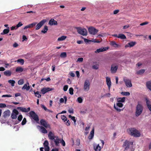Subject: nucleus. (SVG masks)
<instances>
[{
  "label": "nucleus",
  "instance_id": "1",
  "mask_svg": "<svg viewBox=\"0 0 151 151\" xmlns=\"http://www.w3.org/2000/svg\"><path fill=\"white\" fill-rule=\"evenodd\" d=\"M129 134L131 135L134 137H139L141 134L139 131L134 128H130L128 129Z\"/></svg>",
  "mask_w": 151,
  "mask_h": 151
},
{
  "label": "nucleus",
  "instance_id": "2",
  "mask_svg": "<svg viewBox=\"0 0 151 151\" xmlns=\"http://www.w3.org/2000/svg\"><path fill=\"white\" fill-rule=\"evenodd\" d=\"M143 109V106L138 104L136 106L135 113V115L136 117H138L142 113Z\"/></svg>",
  "mask_w": 151,
  "mask_h": 151
},
{
  "label": "nucleus",
  "instance_id": "3",
  "mask_svg": "<svg viewBox=\"0 0 151 151\" xmlns=\"http://www.w3.org/2000/svg\"><path fill=\"white\" fill-rule=\"evenodd\" d=\"M77 29L79 34L83 36L87 35V32L86 29H82L80 27H78L77 28Z\"/></svg>",
  "mask_w": 151,
  "mask_h": 151
},
{
  "label": "nucleus",
  "instance_id": "4",
  "mask_svg": "<svg viewBox=\"0 0 151 151\" xmlns=\"http://www.w3.org/2000/svg\"><path fill=\"white\" fill-rule=\"evenodd\" d=\"M88 31L90 34L93 35H96L99 32V30L95 28L91 27L88 28Z\"/></svg>",
  "mask_w": 151,
  "mask_h": 151
},
{
  "label": "nucleus",
  "instance_id": "5",
  "mask_svg": "<svg viewBox=\"0 0 151 151\" xmlns=\"http://www.w3.org/2000/svg\"><path fill=\"white\" fill-rule=\"evenodd\" d=\"M40 123L45 128L50 129H51L50 125L44 119H41L40 121Z\"/></svg>",
  "mask_w": 151,
  "mask_h": 151
},
{
  "label": "nucleus",
  "instance_id": "6",
  "mask_svg": "<svg viewBox=\"0 0 151 151\" xmlns=\"http://www.w3.org/2000/svg\"><path fill=\"white\" fill-rule=\"evenodd\" d=\"M29 114L30 117L35 120L37 122L39 120L37 116L34 111H31Z\"/></svg>",
  "mask_w": 151,
  "mask_h": 151
},
{
  "label": "nucleus",
  "instance_id": "7",
  "mask_svg": "<svg viewBox=\"0 0 151 151\" xmlns=\"http://www.w3.org/2000/svg\"><path fill=\"white\" fill-rule=\"evenodd\" d=\"M90 83L88 80L85 81L83 87L84 90L86 91H88L90 88Z\"/></svg>",
  "mask_w": 151,
  "mask_h": 151
},
{
  "label": "nucleus",
  "instance_id": "8",
  "mask_svg": "<svg viewBox=\"0 0 151 151\" xmlns=\"http://www.w3.org/2000/svg\"><path fill=\"white\" fill-rule=\"evenodd\" d=\"M47 22L46 19H44L41 21L39 23H38L36 26V29L38 30L39 29L42 25Z\"/></svg>",
  "mask_w": 151,
  "mask_h": 151
},
{
  "label": "nucleus",
  "instance_id": "9",
  "mask_svg": "<svg viewBox=\"0 0 151 151\" xmlns=\"http://www.w3.org/2000/svg\"><path fill=\"white\" fill-rule=\"evenodd\" d=\"M123 106V104H122V103H120L119 102H117L116 105L115 104H114V108L118 111L120 112L122 110L118 108V107H119L120 108H121Z\"/></svg>",
  "mask_w": 151,
  "mask_h": 151
},
{
  "label": "nucleus",
  "instance_id": "10",
  "mask_svg": "<svg viewBox=\"0 0 151 151\" xmlns=\"http://www.w3.org/2000/svg\"><path fill=\"white\" fill-rule=\"evenodd\" d=\"M133 144L132 142H129L128 140H126L124 142L123 146L125 149L127 150L129 148L130 145H132Z\"/></svg>",
  "mask_w": 151,
  "mask_h": 151
},
{
  "label": "nucleus",
  "instance_id": "11",
  "mask_svg": "<svg viewBox=\"0 0 151 151\" xmlns=\"http://www.w3.org/2000/svg\"><path fill=\"white\" fill-rule=\"evenodd\" d=\"M124 81L125 83V85L128 87H131L132 86V84L130 80L127 78H124Z\"/></svg>",
  "mask_w": 151,
  "mask_h": 151
},
{
  "label": "nucleus",
  "instance_id": "12",
  "mask_svg": "<svg viewBox=\"0 0 151 151\" xmlns=\"http://www.w3.org/2000/svg\"><path fill=\"white\" fill-rule=\"evenodd\" d=\"M53 90V88H44L41 89V91L42 94H44L46 93Z\"/></svg>",
  "mask_w": 151,
  "mask_h": 151
},
{
  "label": "nucleus",
  "instance_id": "13",
  "mask_svg": "<svg viewBox=\"0 0 151 151\" xmlns=\"http://www.w3.org/2000/svg\"><path fill=\"white\" fill-rule=\"evenodd\" d=\"M37 128L39 130V131L42 133L44 134L47 133V130L42 126H37Z\"/></svg>",
  "mask_w": 151,
  "mask_h": 151
},
{
  "label": "nucleus",
  "instance_id": "14",
  "mask_svg": "<svg viewBox=\"0 0 151 151\" xmlns=\"http://www.w3.org/2000/svg\"><path fill=\"white\" fill-rule=\"evenodd\" d=\"M18 113L19 112L16 109H14L12 114V118L13 119H15L16 118Z\"/></svg>",
  "mask_w": 151,
  "mask_h": 151
},
{
  "label": "nucleus",
  "instance_id": "15",
  "mask_svg": "<svg viewBox=\"0 0 151 151\" xmlns=\"http://www.w3.org/2000/svg\"><path fill=\"white\" fill-rule=\"evenodd\" d=\"M106 84L108 87L109 90L110 91L111 84L110 78L108 77H106Z\"/></svg>",
  "mask_w": 151,
  "mask_h": 151
},
{
  "label": "nucleus",
  "instance_id": "16",
  "mask_svg": "<svg viewBox=\"0 0 151 151\" xmlns=\"http://www.w3.org/2000/svg\"><path fill=\"white\" fill-rule=\"evenodd\" d=\"M43 145L45 148V151H49L50 148L48 146L49 143L48 141L47 140H45L43 143Z\"/></svg>",
  "mask_w": 151,
  "mask_h": 151
},
{
  "label": "nucleus",
  "instance_id": "17",
  "mask_svg": "<svg viewBox=\"0 0 151 151\" xmlns=\"http://www.w3.org/2000/svg\"><path fill=\"white\" fill-rule=\"evenodd\" d=\"M55 138L53 139L55 143V145L56 146H59V145L60 142V138H59L58 137L56 136L55 137H54Z\"/></svg>",
  "mask_w": 151,
  "mask_h": 151
},
{
  "label": "nucleus",
  "instance_id": "18",
  "mask_svg": "<svg viewBox=\"0 0 151 151\" xmlns=\"http://www.w3.org/2000/svg\"><path fill=\"white\" fill-rule=\"evenodd\" d=\"M136 44L135 42H131L127 43L125 46V48L131 47L134 46Z\"/></svg>",
  "mask_w": 151,
  "mask_h": 151
},
{
  "label": "nucleus",
  "instance_id": "19",
  "mask_svg": "<svg viewBox=\"0 0 151 151\" xmlns=\"http://www.w3.org/2000/svg\"><path fill=\"white\" fill-rule=\"evenodd\" d=\"M146 102L147 106L149 110L151 111V102L147 98L145 99Z\"/></svg>",
  "mask_w": 151,
  "mask_h": 151
},
{
  "label": "nucleus",
  "instance_id": "20",
  "mask_svg": "<svg viewBox=\"0 0 151 151\" xmlns=\"http://www.w3.org/2000/svg\"><path fill=\"white\" fill-rule=\"evenodd\" d=\"M118 69V66L114 65H112L111 66V71L112 73H115L116 72Z\"/></svg>",
  "mask_w": 151,
  "mask_h": 151
},
{
  "label": "nucleus",
  "instance_id": "21",
  "mask_svg": "<svg viewBox=\"0 0 151 151\" xmlns=\"http://www.w3.org/2000/svg\"><path fill=\"white\" fill-rule=\"evenodd\" d=\"M17 109H19L21 111L23 112H27L29 111L30 110V108L28 107L27 109L24 107H18Z\"/></svg>",
  "mask_w": 151,
  "mask_h": 151
},
{
  "label": "nucleus",
  "instance_id": "22",
  "mask_svg": "<svg viewBox=\"0 0 151 151\" xmlns=\"http://www.w3.org/2000/svg\"><path fill=\"white\" fill-rule=\"evenodd\" d=\"M30 87L29 86V83L28 82H27L25 84L22 88V90L26 89L27 91H28L30 89Z\"/></svg>",
  "mask_w": 151,
  "mask_h": 151
},
{
  "label": "nucleus",
  "instance_id": "23",
  "mask_svg": "<svg viewBox=\"0 0 151 151\" xmlns=\"http://www.w3.org/2000/svg\"><path fill=\"white\" fill-rule=\"evenodd\" d=\"M109 47H102L97 49L96 51H95V53H99L100 52H104L105 51L108 50Z\"/></svg>",
  "mask_w": 151,
  "mask_h": 151
},
{
  "label": "nucleus",
  "instance_id": "24",
  "mask_svg": "<svg viewBox=\"0 0 151 151\" xmlns=\"http://www.w3.org/2000/svg\"><path fill=\"white\" fill-rule=\"evenodd\" d=\"M49 24L51 26L56 25L58 24L57 22L53 19H51L50 20Z\"/></svg>",
  "mask_w": 151,
  "mask_h": 151
},
{
  "label": "nucleus",
  "instance_id": "25",
  "mask_svg": "<svg viewBox=\"0 0 151 151\" xmlns=\"http://www.w3.org/2000/svg\"><path fill=\"white\" fill-rule=\"evenodd\" d=\"M56 136H55L54 134L52 132L50 131L49 132L48 137L49 139L51 140H53Z\"/></svg>",
  "mask_w": 151,
  "mask_h": 151
},
{
  "label": "nucleus",
  "instance_id": "26",
  "mask_svg": "<svg viewBox=\"0 0 151 151\" xmlns=\"http://www.w3.org/2000/svg\"><path fill=\"white\" fill-rule=\"evenodd\" d=\"M37 24L36 22L33 23L31 24H30L27 25L24 28V29H26L28 28H30L33 27L34 26H35Z\"/></svg>",
  "mask_w": 151,
  "mask_h": 151
},
{
  "label": "nucleus",
  "instance_id": "27",
  "mask_svg": "<svg viewBox=\"0 0 151 151\" xmlns=\"http://www.w3.org/2000/svg\"><path fill=\"white\" fill-rule=\"evenodd\" d=\"M94 128H93L90 132V134L88 136V138L89 139H91L93 138L94 135Z\"/></svg>",
  "mask_w": 151,
  "mask_h": 151
},
{
  "label": "nucleus",
  "instance_id": "28",
  "mask_svg": "<svg viewBox=\"0 0 151 151\" xmlns=\"http://www.w3.org/2000/svg\"><path fill=\"white\" fill-rule=\"evenodd\" d=\"M94 149L95 151H100L101 147L99 146V144H94Z\"/></svg>",
  "mask_w": 151,
  "mask_h": 151
},
{
  "label": "nucleus",
  "instance_id": "29",
  "mask_svg": "<svg viewBox=\"0 0 151 151\" xmlns=\"http://www.w3.org/2000/svg\"><path fill=\"white\" fill-rule=\"evenodd\" d=\"M10 111L9 110L6 111L3 113V116L5 117H6L10 115Z\"/></svg>",
  "mask_w": 151,
  "mask_h": 151
},
{
  "label": "nucleus",
  "instance_id": "30",
  "mask_svg": "<svg viewBox=\"0 0 151 151\" xmlns=\"http://www.w3.org/2000/svg\"><path fill=\"white\" fill-rule=\"evenodd\" d=\"M4 74L6 76H9L12 74V72L9 70H7L4 72Z\"/></svg>",
  "mask_w": 151,
  "mask_h": 151
},
{
  "label": "nucleus",
  "instance_id": "31",
  "mask_svg": "<svg viewBox=\"0 0 151 151\" xmlns=\"http://www.w3.org/2000/svg\"><path fill=\"white\" fill-rule=\"evenodd\" d=\"M146 86L147 88L151 91V81H148L146 82Z\"/></svg>",
  "mask_w": 151,
  "mask_h": 151
},
{
  "label": "nucleus",
  "instance_id": "32",
  "mask_svg": "<svg viewBox=\"0 0 151 151\" xmlns=\"http://www.w3.org/2000/svg\"><path fill=\"white\" fill-rule=\"evenodd\" d=\"M125 101V97L123 98H119L117 99V102H119L120 103H123Z\"/></svg>",
  "mask_w": 151,
  "mask_h": 151
},
{
  "label": "nucleus",
  "instance_id": "33",
  "mask_svg": "<svg viewBox=\"0 0 151 151\" xmlns=\"http://www.w3.org/2000/svg\"><path fill=\"white\" fill-rule=\"evenodd\" d=\"M9 28L5 29L3 30V32L1 33V35H5L6 34H7L9 33Z\"/></svg>",
  "mask_w": 151,
  "mask_h": 151
},
{
  "label": "nucleus",
  "instance_id": "34",
  "mask_svg": "<svg viewBox=\"0 0 151 151\" xmlns=\"http://www.w3.org/2000/svg\"><path fill=\"white\" fill-rule=\"evenodd\" d=\"M64 98H61L60 99V103H62L64 102V100H65V103H66L67 100V98L66 96H64Z\"/></svg>",
  "mask_w": 151,
  "mask_h": 151
},
{
  "label": "nucleus",
  "instance_id": "35",
  "mask_svg": "<svg viewBox=\"0 0 151 151\" xmlns=\"http://www.w3.org/2000/svg\"><path fill=\"white\" fill-rule=\"evenodd\" d=\"M118 38H120L121 39H126V37L124 34H119L118 35Z\"/></svg>",
  "mask_w": 151,
  "mask_h": 151
},
{
  "label": "nucleus",
  "instance_id": "36",
  "mask_svg": "<svg viewBox=\"0 0 151 151\" xmlns=\"http://www.w3.org/2000/svg\"><path fill=\"white\" fill-rule=\"evenodd\" d=\"M110 44L114 47H118V45L114 41H112L111 42Z\"/></svg>",
  "mask_w": 151,
  "mask_h": 151
},
{
  "label": "nucleus",
  "instance_id": "37",
  "mask_svg": "<svg viewBox=\"0 0 151 151\" xmlns=\"http://www.w3.org/2000/svg\"><path fill=\"white\" fill-rule=\"evenodd\" d=\"M48 29V27L47 26H45L43 29L41 31V32L45 34L47 32Z\"/></svg>",
  "mask_w": 151,
  "mask_h": 151
},
{
  "label": "nucleus",
  "instance_id": "38",
  "mask_svg": "<svg viewBox=\"0 0 151 151\" xmlns=\"http://www.w3.org/2000/svg\"><path fill=\"white\" fill-rule=\"evenodd\" d=\"M107 35V34L105 33H103L102 32H101L97 36V37H103L106 36Z\"/></svg>",
  "mask_w": 151,
  "mask_h": 151
},
{
  "label": "nucleus",
  "instance_id": "39",
  "mask_svg": "<svg viewBox=\"0 0 151 151\" xmlns=\"http://www.w3.org/2000/svg\"><path fill=\"white\" fill-rule=\"evenodd\" d=\"M8 83L10 84L12 86H14V84L15 83V81L14 80H10L8 81Z\"/></svg>",
  "mask_w": 151,
  "mask_h": 151
},
{
  "label": "nucleus",
  "instance_id": "40",
  "mask_svg": "<svg viewBox=\"0 0 151 151\" xmlns=\"http://www.w3.org/2000/svg\"><path fill=\"white\" fill-rule=\"evenodd\" d=\"M23 70V68L21 67H18L16 69V72L20 73L22 72Z\"/></svg>",
  "mask_w": 151,
  "mask_h": 151
},
{
  "label": "nucleus",
  "instance_id": "41",
  "mask_svg": "<svg viewBox=\"0 0 151 151\" xmlns=\"http://www.w3.org/2000/svg\"><path fill=\"white\" fill-rule=\"evenodd\" d=\"M66 38V37L65 36H62L61 37H59L58 40L59 41H63L65 40Z\"/></svg>",
  "mask_w": 151,
  "mask_h": 151
},
{
  "label": "nucleus",
  "instance_id": "42",
  "mask_svg": "<svg viewBox=\"0 0 151 151\" xmlns=\"http://www.w3.org/2000/svg\"><path fill=\"white\" fill-rule=\"evenodd\" d=\"M67 56L66 53L65 52H63L61 53L60 55V57L62 58H65Z\"/></svg>",
  "mask_w": 151,
  "mask_h": 151
},
{
  "label": "nucleus",
  "instance_id": "43",
  "mask_svg": "<svg viewBox=\"0 0 151 151\" xmlns=\"http://www.w3.org/2000/svg\"><path fill=\"white\" fill-rule=\"evenodd\" d=\"M145 71V70L144 69H141L137 71V73L138 75H141Z\"/></svg>",
  "mask_w": 151,
  "mask_h": 151
},
{
  "label": "nucleus",
  "instance_id": "44",
  "mask_svg": "<svg viewBox=\"0 0 151 151\" xmlns=\"http://www.w3.org/2000/svg\"><path fill=\"white\" fill-rule=\"evenodd\" d=\"M69 117L71 118V119L73 121L74 124L75 125L76 124V120L75 119V117L74 116H71L70 115H69Z\"/></svg>",
  "mask_w": 151,
  "mask_h": 151
},
{
  "label": "nucleus",
  "instance_id": "45",
  "mask_svg": "<svg viewBox=\"0 0 151 151\" xmlns=\"http://www.w3.org/2000/svg\"><path fill=\"white\" fill-rule=\"evenodd\" d=\"M17 62L18 63H20L21 65H23L24 63V61L22 59H19L17 60Z\"/></svg>",
  "mask_w": 151,
  "mask_h": 151
},
{
  "label": "nucleus",
  "instance_id": "46",
  "mask_svg": "<svg viewBox=\"0 0 151 151\" xmlns=\"http://www.w3.org/2000/svg\"><path fill=\"white\" fill-rule=\"evenodd\" d=\"M34 94L35 96L38 98H40L41 97V95L39 93L38 91H37L36 92H34Z\"/></svg>",
  "mask_w": 151,
  "mask_h": 151
},
{
  "label": "nucleus",
  "instance_id": "47",
  "mask_svg": "<svg viewBox=\"0 0 151 151\" xmlns=\"http://www.w3.org/2000/svg\"><path fill=\"white\" fill-rule=\"evenodd\" d=\"M77 101L79 103H81L83 101V99L81 97H79L77 99Z\"/></svg>",
  "mask_w": 151,
  "mask_h": 151
},
{
  "label": "nucleus",
  "instance_id": "48",
  "mask_svg": "<svg viewBox=\"0 0 151 151\" xmlns=\"http://www.w3.org/2000/svg\"><path fill=\"white\" fill-rule=\"evenodd\" d=\"M24 83V80L23 79H20L18 82V83L19 85L23 84Z\"/></svg>",
  "mask_w": 151,
  "mask_h": 151
},
{
  "label": "nucleus",
  "instance_id": "49",
  "mask_svg": "<svg viewBox=\"0 0 151 151\" xmlns=\"http://www.w3.org/2000/svg\"><path fill=\"white\" fill-rule=\"evenodd\" d=\"M121 94L124 96H129L130 95V93L128 92H122L121 93Z\"/></svg>",
  "mask_w": 151,
  "mask_h": 151
},
{
  "label": "nucleus",
  "instance_id": "50",
  "mask_svg": "<svg viewBox=\"0 0 151 151\" xmlns=\"http://www.w3.org/2000/svg\"><path fill=\"white\" fill-rule=\"evenodd\" d=\"M69 93L70 94L72 95L73 94V89L72 88H70L69 89Z\"/></svg>",
  "mask_w": 151,
  "mask_h": 151
},
{
  "label": "nucleus",
  "instance_id": "51",
  "mask_svg": "<svg viewBox=\"0 0 151 151\" xmlns=\"http://www.w3.org/2000/svg\"><path fill=\"white\" fill-rule=\"evenodd\" d=\"M60 143L63 146H65V142L62 139H60Z\"/></svg>",
  "mask_w": 151,
  "mask_h": 151
},
{
  "label": "nucleus",
  "instance_id": "52",
  "mask_svg": "<svg viewBox=\"0 0 151 151\" xmlns=\"http://www.w3.org/2000/svg\"><path fill=\"white\" fill-rule=\"evenodd\" d=\"M61 118L64 122H65L66 120L67 119L66 117L64 115L62 116Z\"/></svg>",
  "mask_w": 151,
  "mask_h": 151
},
{
  "label": "nucleus",
  "instance_id": "53",
  "mask_svg": "<svg viewBox=\"0 0 151 151\" xmlns=\"http://www.w3.org/2000/svg\"><path fill=\"white\" fill-rule=\"evenodd\" d=\"M92 68L93 69L97 70L99 68V66L98 65H96L92 66Z\"/></svg>",
  "mask_w": 151,
  "mask_h": 151
},
{
  "label": "nucleus",
  "instance_id": "54",
  "mask_svg": "<svg viewBox=\"0 0 151 151\" xmlns=\"http://www.w3.org/2000/svg\"><path fill=\"white\" fill-rule=\"evenodd\" d=\"M26 119L25 118H24L22 122V125H24L26 124Z\"/></svg>",
  "mask_w": 151,
  "mask_h": 151
},
{
  "label": "nucleus",
  "instance_id": "55",
  "mask_svg": "<svg viewBox=\"0 0 151 151\" xmlns=\"http://www.w3.org/2000/svg\"><path fill=\"white\" fill-rule=\"evenodd\" d=\"M68 88V86L67 85H65L63 88V90L65 91L67 90V89Z\"/></svg>",
  "mask_w": 151,
  "mask_h": 151
},
{
  "label": "nucleus",
  "instance_id": "56",
  "mask_svg": "<svg viewBox=\"0 0 151 151\" xmlns=\"http://www.w3.org/2000/svg\"><path fill=\"white\" fill-rule=\"evenodd\" d=\"M23 25L22 23L21 22H19L16 25L17 27L18 28V27L22 26Z\"/></svg>",
  "mask_w": 151,
  "mask_h": 151
},
{
  "label": "nucleus",
  "instance_id": "57",
  "mask_svg": "<svg viewBox=\"0 0 151 151\" xmlns=\"http://www.w3.org/2000/svg\"><path fill=\"white\" fill-rule=\"evenodd\" d=\"M65 124L67 126H69L70 125V122L69 120H68L67 119L66 120V122H65Z\"/></svg>",
  "mask_w": 151,
  "mask_h": 151
},
{
  "label": "nucleus",
  "instance_id": "58",
  "mask_svg": "<svg viewBox=\"0 0 151 151\" xmlns=\"http://www.w3.org/2000/svg\"><path fill=\"white\" fill-rule=\"evenodd\" d=\"M6 105L5 104L1 103L0 104V108H5L6 107Z\"/></svg>",
  "mask_w": 151,
  "mask_h": 151
},
{
  "label": "nucleus",
  "instance_id": "59",
  "mask_svg": "<svg viewBox=\"0 0 151 151\" xmlns=\"http://www.w3.org/2000/svg\"><path fill=\"white\" fill-rule=\"evenodd\" d=\"M22 118V115H19L18 117V120L19 122H20L21 121Z\"/></svg>",
  "mask_w": 151,
  "mask_h": 151
},
{
  "label": "nucleus",
  "instance_id": "60",
  "mask_svg": "<svg viewBox=\"0 0 151 151\" xmlns=\"http://www.w3.org/2000/svg\"><path fill=\"white\" fill-rule=\"evenodd\" d=\"M17 29V27L16 26H12L10 28L11 30H13L14 29Z\"/></svg>",
  "mask_w": 151,
  "mask_h": 151
},
{
  "label": "nucleus",
  "instance_id": "61",
  "mask_svg": "<svg viewBox=\"0 0 151 151\" xmlns=\"http://www.w3.org/2000/svg\"><path fill=\"white\" fill-rule=\"evenodd\" d=\"M12 96L10 95H4L2 96V97H12Z\"/></svg>",
  "mask_w": 151,
  "mask_h": 151
},
{
  "label": "nucleus",
  "instance_id": "62",
  "mask_svg": "<svg viewBox=\"0 0 151 151\" xmlns=\"http://www.w3.org/2000/svg\"><path fill=\"white\" fill-rule=\"evenodd\" d=\"M68 111L70 113H73V109L72 108L68 110Z\"/></svg>",
  "mask_w": 151,
  "mask_h": 151
},
{
  "label": "nucleus",
  "instance_id": "63",
  "mask_svg": "<svg viewBox=\"0 0 151 151\" xmlns=\"http://www.w3.org/2000/svg\"><path fill=\"white\" fill-rule=\"evenodd\" d=\"M83 60V58H80L77 60V61L79 62H82Z\"/></svg>",
  "mask_w": 151,
  "mask_h": 151
},
{
  "label": "nucleus",
  "instance_id": "64",
  "mask_svg": "<svg viewBox=\"0 0 151 151\" xmlns=\"http://www.w3.org/2000/svg\"><path fill=\"white\" fill-rule=\"evenodd\" d=\"M91 41L94 42H97V43H99L100 42H101L99 41V40H91Z\"/></svg>",
  "mask_w": 151,
  "mask_h": 151
}]
</instances>
